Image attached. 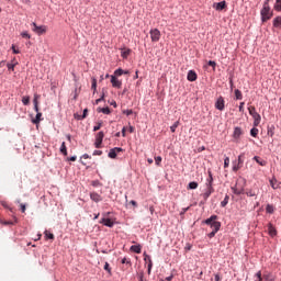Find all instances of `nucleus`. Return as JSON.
Here are the masks:
<instances>
[{"instance_id": "f257e3e1", "label": "nucleus", "mask_w": 281, "mask_h": 281, "mask_svg": "<svg viewBox=\"0 0 281 281\" xmlns=\"http://www.w3.org/2000/svg\"><path fill=\"white\" fill-rule=\"evenodd\" d=\"M262 23H267L273 16V11H271V7H269V0H266L263 7L260 11Z\"/></svg>"}, {"instance_id": "f03ea898", "label": "nucleus", "mask_w": 281, "mask_h": 281, "mask_svg": "<svg viewBox=\"0 0 281 281\" xmlns=\"http://www.w3.org/2000/svg\"><path fill=\"white\" fill-rule=\"evenodd\" d=\"M245 186H247V180H245L244 178L237 179L236 184L232 187L234 194H236L237 196L240 194H245Z\"/></svg>"}, {"instance_id": "7ed1b4c3", "label": "nucleus", "mask_w": 281, "mask_h": 281, "mask_svg": "<svg viewBox=\"0 0 281 281\" xmlns=\"http://www.w3.org/2000/svg\"><path fill=\"white\" fill-rule=\"evenodd\" d=\"M218 216L212 215L209 218L204 221L205 225H210L211 228H213V232L218 233L221 229V222H217Z\"/></svg>"}, {"instance_id": "20e7f679", "label": "nucleus", "mask_w": 281, "mask_h": 281, "mask_svg": "<svg viewBox=\"0 0 281 281\" xmlns=\"http://www.w3.org/2000/svg\"><path fill=\"white\" fill-rule=\"evenodd\" d=\"M248 111H249V115H251V117L255 120L254 121V126H259L260 125L261 116L256 111V108L255 106H250V108H248Z\"/></svg>"}, {"instance_id": "39448f33", "label": "nucleus", "mask_w": 281, "mask_h": 281, "mask_svg": "<svg viewBox=\"0 0 281 281\" xmlns=\"http://www.w3.org/2000/svg\"><path fill=\"white\" fill-rule=\"evenodd\" d=\"M32 25H33V32H35V34H37L38 36H42V34L47 33V26L46 25L37 26L36 22H33Z\"/></svg>"}, {"instance_id": "423d86ee", "label": "nucleus", "mask_w": 281, "mask_h": 281, "mask_svg": "<svg viewBox=\"0 0 281 281\" xmlns=\"http://www.w3.org/2000/svg\"><path fill=\"white\" fill-rule=\"evenodd\" d=\"M149 34L153 43H159V38H161V32L158 29L150 30Z\"/></svg>"}, {"instance_id": "0eeeda50", "label": "nucleus", "mask_w": 281, "mask_h": 281, "mask_svg": "<svg viewBox=\"0 0 281 281\" xmlns=\"http://www.w3.org/2000/svg\"><path fill=\"white\" fill-rule=\"evenodd\" d=\"M104 139V132H99L95 135V142H94V146L95 148H102V142Z\"/></svg>"}, {"instance_id": "6e6552de", "label": "nucleus", "mask_w": 281, "mask_h": 281, "mask_svg": "<svg viewBox=\"0 0 281 281\" xmlns=\"http://www.w3.org/2000/svg\"><path fill=\"white\" fill-rule=\"evenodd\" d=\"M117 153H124V149L122 147H114L110 149L108 157H110V159H115L117 157Z\"/></svg>"}, {"instance_id": "1a4fd4ad", "label": "nucleus", "mask_w": 281, "mask_h": 281, "mask_svg": "<svg viewBox=\"0 0 281 281\" xmlns=\"http://www.w3.org/2000/svg\"><path fill=\"white\" fill-rule=\"evenodd\" d=\"M215 109H217V111H225V99L223 97H220L216 100Z\"/></svg>"}, {"instance_id": "9d476101", "label": "nucleus", "mask_w": 281, "mask_h": 281, "mask_svg": "<svg viewBox=\"0 0 281 281\" xmlns=\"http://www.w3.org/2000/svg\"><path fill=\"white\" fill-rule=\"evenodd\" d=\"M206 189L214 190V177H212V171L209 170V178L206 179Z\"/></svg>"}, {"instance_id": "9b49d317", "label": "nucleus", "mask_w": 281, "mask_h": 281, "mask_svg": "<svg viewBox=\"0 0 281 281\" xmlns=\"http://www.w3.org/2000/svg\"><path fill=\"white\" fill-rule=\"evenodd\" d=\"M111 85L114 89H122V81H120L115 76H111Z\"/></svg>"}, {"instance_id": "f8f14e48", "label": "nucleus", "mask_w": 281, "mask_h": 281, "mask_svg": "<svg viewBox=\"0 0 281 281\" xmlns=\"http://www.w3.org/2000/svg\"><path fill=\"white\" fill-rule=\"evenodd\" d=\"M196 78H198L196 71L189 70L188 76H187V80H189V82H195Z\"/></svg>"}, {"instance_id": "ddd939ff", "label": "nucleus", "mask_w": 281, "mask_h": 281, "mask_svg": "<svg viewBox=\"0 0 281 281\" xmlns=\"http://www.w3.org/2000/svg\"><path fill=\"white\" fill-rule=\"evenodd\" d=\"M213 8H215V10L217 11L225 10L227 8V3L225 1H221V2L214 3Z\"/></svg>"}, {"instance_id": "4468645a", "label": "nucleus", "mask_w": 281, "mask_h": 281, "mask_svg": "<svg viewBox=\"0 0 281 281\" xmlns=\"http://www.w3.org/2000/svg\"><path fill=\"white\" fill-rule=\"evenodd\" d=\"M90 199L91 201H94V203H100V201H102V195L97 192H92L90 193Z\"/></svg>"}, {"instance_id": "2eb2a0df", "label": "nucleus", "mask_w": 281, "mask_h": 281, "mask_svg": "<svg viewBox=\"0 0 281 281\" xmlns=\"http://www.w3.org/2000/svg\"><path fill=\"white\" fill-rule=\"evenodd\" d=\"M240 135H243V128L235 127L234 133H233L234 139H236V140L240 139Z\"/></svg>"}, {"instance_id": "dca6fc26", "label": "nucleus", "mask_w": 281, "mask_h": 281, "mask_svg": "<svg viewBox=\"0 0 281 281\" xmlns=\"http://www.w3.org/2000/svg\"><path fill=\"white\" fill-rule=\"evenodd\" d=\"M38 100H41V94H34L33 103H34V111L38 113Z\"/></svg>"}, {"instance_id": "f3484780", "label": "nucleus", "mask_w": 281, "mask_h": 281, "mask_svg": "<svg viewBox=\"0 0 281 281\" xmlns=\"http://www.w3.org/2000/svg\"><path fill=\"white\" fill-rule=\"evenodd\" d=\"M101 223L105 225V227H113V225H115V223L111 220V218H102Z\"/></svg>"}, {"instance_id": "a211bd4d", "label": "nucleus", "mask_w": 281, "mask_h": 281, "mask_svg": "<svg viewBox=\"0 0 281 281\" xmlns=\"http://www.w3.org/2000/svg\"><path fill=\"white\" fill-rule=\"evenodd\" d=\"M270 186H271V188H273V190H278L281 188V182H278L277 179H272V180H270Z\"/></svg>"}, {"instance_id": "6ab92c4d", "label": "nucleus", "mask_w": 281, "mask_h": 281, "mask_svg": "<svg viewBox=\"0 0 281 281\" xmlns=\"http://www.w3.org/2000/svg\"><path fill=\"white\" fill-rule=\"evenodd\" d=\"M214 194V189H207L205 190V192L203 193V199L204 201H207V199H210V196Z\"/></svg>"}, {"instance_id": "aec40b11", "label": "nucleus", "mask_w": 281, "mask_h": 281, "mask_svg": "<svg viewBox=\"0 0 281 281\" xmlns=\"http://www.w3.org/2000/svg\"><path fill=\"white\" fill-rule=\"evenodd\" d=\"M97 112L103 113L104 115H111V109H109V108H98Z\"/></svg>"}, {"instance_id": "412c9836", "label": "nucleus", "mask_w": 281, "mask_h": 281, "mask_svg": "<svg viewBox=\"0 0 281 281\" xmlns=\"http://www.w3.org/2000/svg\"><path fill=\"white\" fill-rule=\"evenodd\" d=\"M131 251H133L134 254H142V246L140 245H133L131 246Z\"/></svg>"}, {"instance_id": "4be33fe9", "label": "nucleus", "mask_w": 281, "mask_h": 281, "mask_svg": "<svg viewBox=\"0 0 281 281\" xmlns=\"http://www.w3.org/2000/svg\"><path fill=\"white\" fill-rule=\"evenodd\" d=\"M246 195L247 196H258V190H256V189H248V190H246Z\"/></svg>"}, {"instance_id": "5701e85b", "label": "nucleus", "mask_w": 281, "mask_h": 281, "mask_svg": "<svg viewBox=\"0 0 281 281\" xmlns=\"http://www.w3.org/2000/svg\"><path fill=\"white\" fill-rule=\"evenodd\" d=\"M268 232L271 236H276L278 234V231H276V227H273V224H268Z\"/></svg>"}, {"instance_id": "b1692460", "label": "nucleus", "mask_w": 281, "mask_h": 281, "mask_svg": "<svg viewBox=\"0 0 281 281\" xmlns=\"http://www.w3.org/2000/svg\"><path fill=\"white\" fill-rule=\"evenodd\" d=\"M267 135H269V137H273L276 135V126H268Z\"/></svg>"}, {"instance_id": "393cba45", "label": "nucleus", "mask_w": 281, "mask_h": 281, "mask_svg": "<svg viewBox=\"0 0 281 281\" xmlns=\"http://www.w3.org/2000/svg\"><path fill=\"white\" fill-rule=\"evenodd\" d=\"M273 27L281 29V15L274 18Z\"/></svg>"}, {"instance_id": "a878e982", "label": "nucleus", "mask_w": 281, "mask_h": 281, "mask_svg": "<svg viewBox=\"0 0 281 281\" xmlns=\"http://www.w3.org/2000/svg\"><path fill=\"white\" fill-rule=\"evenodd\" d=\"M59 150H60L61 155L67 157V145L65 144V142L61 143Z\"/></svg>"}, {"instance_id": "bb28decb", "label": "nucleus", "mask_w": 281, "mask_h": 281, "mask_svg": "<svg viewBox=\"0 0 281 281\" xmlns=\"http://www.w3.org/2000/svg\"><path fill=\"white\" fill-rule=\"evenodd\" d=\"M254 160L257 161V164H259V166H267V161L262 160L260 157L255 156Z\"/></svg>"}, {"instance_id": "cd10ccee", "label": "nucleus", "mask_w": 281, "mask_h": 281, "mask_svg": "<svg viewBox=\"0 0 281 281\" xmlns=\"http://www.w3.org/2000/svg\"><path fill=\"white\" fill-rule=\"evenodd\" d=\"M41 117H43V113L37 112L35 119L33 120V124H40L41 123Z\"/></svg>"}, {"instance_id": "c85d7f7f", "label": "nucleus", "mask_w": 281, "mask_h": 281, "mask_svg": "<svg viewBox=\"0 0 281 281\" xmlns=\"http://www.w3.org/2000/svg\"><path fill=\"white\" fill-rule=\"evenodd\" d=\"M18 221H19V220H18L16 217H14V222L1 220V221H0V224H1V225H14V223H18Z\"/></svg>"}, {"instance_id": "c756f323", "label": "nucleus", "mask_w": 281, "mask_h": 281, "mask_svg": "<svg viewBox=\"0 0 281 281\" xmlns=\"http://www.w3.org/2000/svg\"><path fill=\"white\" fill-rule=\"evenodd\" d=\"M124 74H128V70H123L122 68H119L114 71L115 76H124Z\"/></svg>"}, {"instance_id": "7c9ffc66", "label": "nucleus", "mask_w": 281, "mask_h": 281, "mask_svg": "<svg viewBox=\"0 0 281 281\" xmlns=\"http://www.w3.org/2000/svg\"><path fill=\"white\" fill-rule=\"evenodd\" d=\"M266 212H267L268 214H273V212H276V209L273 207L272 204H268V205L266 206Z\"/></svg>"}, {"instance_id": "2f4dec72", "label": "nucleus", "mask_w": 281, "mask_h": 281, "mask_svg": "<svg viewBox=\"0 0 281 281\" xmlns=\"http://www.w3.org/2000/svg\"><path fill=\"white\" fill-rule=\"evenodd\" d=\"M121 56L122 58H128V56H131V49H125L121 52Z\"/></svg>"}, {"instance_id": "473e14b6", "label": "nucleus", "mask_w": 281, "mask_h": 281, "mask_svg": "<svg viewBox=\"0 0 281 281\" xmlns=\"http://www.w3.org/2000/svg\"><path fill=\"white\" fill-rule=\"evenodd\" d=\"M196 188H199L198 182L192 181L189 183V190H196Z\"/></svg>"}, {"instance_id": "72a5a7b5", "label": "nucleus", "mask_w": 281, "mask_h": 281, "mask_svg": "<svg viewBox=\"0 0 281 281\" xmlns=\"http://www.w3.org/2000/svg\"><path fill=\"white\" fill-rule=\"evenodd\" d=\"M229 203V195H225L224 200L221 202V206L225 207Z\"/></svg>"}, {"instance_id": "f704fd0d", "label": "nucleus", "mask_w": 281, "mask_h": 281, "mask_svg": "<svg viewBox=\"0 0 281 281\" xmlns=\"http://www.w3.org/2000/svg\"><path fill=\"white\" fill-rule=\"evenodd\" d=\"M177 128H179V121L175 122L172 126H170L171 133H176Z\"/></svg>"}, {"instance_id": "c9c22d12", "label": "nucleus", "mask_w": 281, "mask_h": 281, "mask_svg": "<svg viewBox=\"0 0 281 281\" xmlns=\"http://www.w3.org/2000/svg\"><path fill=\"white\" fill-rule=\"evenodd\" d=\"M274 10H277V12H281V0L276 1Z\"/></svg>"}, {"instance_id": "e433bc0d", "label": "nucleus", "mask_w": 281, "mask_h": 281, "mask_svg": "<svg viewBox=\"0 0 281 281\" xmlns=\"http://www.w3.org/2000/svg\"><path fill=\"white\" fill-rule=\"evenodd\" d=\"M235 98L236 100H240L243 98V92L238 89L235 90Z\"/></svg>"}, {"instance_id": "4c0bfd02", "label": "nucleus", "mask_w": 281, "mask_h": 281, "mask_svg": "<svg viewBox=\"0 0 281 281\" xmlns=\"http://www.w3.org/2000/svg\"><path fill=\"white\" fill-rule=\"evenodd\" d=\"M91 89L93 91H97L98 89V80L95 78H92V86H91Z\"/></svg>"}, {"instance_id": "58836bf2", "label": "nucleus", "mask_w": 281, "mask_h": 281, "mask_svg": "<svg viewBox=\"0 0 281 281\" xmlns=\"http://www.w3.org/2000/svg\"><path fill=\"white\" fill-rule=\"evenodd\" d=\"M22 103L24 104V106H27L30 104V97L29 95L23 97L22 98Z\"/></svg>"}, {"instance_id": "ea45409f", "label": "nucleus", "mask_w": 281, "mask_h": 281, "mask_svg": "<svg viewBox=\"0 0 281 281\" xmlns=\"http://www.w3.org/2000/svg\"><path fill=\"white\" fill-rule=\"evenodd\" d=\"M250 135H251V137H258V128L252 127V128L250 130Z\"/></svg>"}, {"instance_id": "a19ab883", "label": "nucleus", "mask_w": 281, "mask_h": 281, "mask_svg": "<svg viewBox=\"0 0 281 281\" xmlns=\"http://www.w3.org/2000/svg\"><path fill=\"white\" fill-rule=\"evenodd\" d=\"M21 36H22V38H32V35H30V33L27 31H23L21 33Z\"/></svg>"}, {"instance_id": "79ce46f5", "label": "nucleus", "mask_w": 281, "mask_h": 281, "mask_svg": "<svg viewBox=\"0 0 281 281\" xmlns=\"http://www.w3.org/2000/svg\"><path fill=\"white\" fill-rule=\"evenodd\" d=\"M256 280L255 281H262V272L261 271H258L257 273H256Z\"/></svg>"}, {"instance_id": "37998d69", "label": "nucleus", "mask_w": 281, "mask_h": 281, "mask_svg": "<svg viewBox=\"0 0 281 281\" xmlns=\"http://www.w3.org/2000/svg\"><path fill=\"white\" fill-rule=\"evenodd\" d=\"M45 236L49 239V240H54V234L49 233V232H45Z\"/></svg>"}, {"instance_id": "c03bdc74", "label": "nucleus", "mask_w": 281, "mask_h": 281, "mask_svg": "<svg viewBox=\"0 0 281 281\" xmlns=\"http://www.w3.org/2000/svg\"><path fill=\"white\" fill-rule=\"evenodd\" d=\"M156 166H161V156L155 157Z\"/></svg>"}, {"instance_id": "a18cd8bd", "label": "nucleus", "mask_w": 281, "mask_h": 281, "mask_svg": "<svg viewBox=\"0 0 281 281\" xmlns=\"http://www.w3.org/2000/svg\"><path fill=\"white\" fill-rule=\"evenodd\" d=\"M103 269H104V271H108V273H111V266H109V262L104 263Z\"/></svg>"}, {"instance_id": "49530a36", "label": "nucleus", "mask_w": 281, "mask_h": 281, "mask_svg": "<svg viewBox=\"0 0 281 281\" xmlns=\"http://www.w3.org/2000/svg\"><path fill=\"white\" fill-rule=\"evenodd\" d=\"M148 258V265H147V269H153V259H150V256H147Z\"/></svg>"}, {"instance_id": "de8ad7c7", "label": "nucleus", "mask_w": 281, "mask_h": 281, "mask_svg": "<svg viewBox=\"0 0 281 281\" xmlns=\"http://www.w3.org/2000/svg\"><path fill=\"white\" fill-rule=\"evenodd\" d=\"M7 67L9 71H14V67H16V64H7Z\"/></svg>"}, {"instance_id": "09e8293b", "label": "nucleus", "mask_w": 281, "mask_h": 281, "mask_svg": "<svg viewBox=\"0 0 281 281\" xmlns=\"http://www.w3.org/2000/svg\"><path fill=\"white\" fill-rule=\"evenodd\" d=\"M243 168V165H235L234 167H233V170H234V172H238V170H240Z\"/></svg>"}, {"instance_id": "8fccbe9b", "label": "nucleus", "mask_w": 281, "mask_h": 281, "mask_svg": "<svg viewBox=\"0 0 281 281\" xmlns=\"http://www.w3.org/2000/svg\"><path fill=\"white\" fill-rule=\"evenodd\" d=\"M100 128H102V122H99V123L93 127V131L97 132V131H100Z\"/></svg>"}, {"instance_id": "3c124183", "label": "nucleus", "mask_w": 281, "mask_h": 281, "mask_svg": "<svg viewBox=\"0 0 281 281\" xmlns=\"http://www.w3.org/2000/svg\"><path fill=\"white\" fill-rule=\"evenodd\" d=\"M224 168H229V157L224 159Z\"/></svg>"}, {"instance_id": "603ef678", "label": "nucleus", "mask_w": 281, "mask_h": 281, "mask_svg": "<svg viewBox=\"0 0 281 281\" xmlns=\"http://www.w3.org/2000/svg\"><path fill=\"white\" fill-rule=\"evenodd\" d=\"M122 265H131V259L124 257V258L122 259Z\"/></svg>"}, {"instance_id": "864d4df0", "label": "nucleus", "mask_w": 281, "mask_h": 281, "mask_svg": "<svg viewBox=\"0 0 281 281\" xmlns=\"http://www.w3.org/2000/svg\"><path fill=\"white\" fill-rule=\"evenodd\" d=\"M124 115H133V110H123Z\"/></svg>"}, {"instance_id": "5fc2aeb1", "label": "nucleus", "mask_w": 281, "mask_h": 281, "mask_svg": "<svg viewBox=\"0 0 281 281\" xmlns=\"http://www.w3.org/2000/svg\"><path fill=\"white\" fill-rule=\"evenodd\" d=\"M13 54H21V50L16 49V46H11Z\"/></svg>"}, {"instance_id": "6e6d98bb", "label": "nucleus", "mask_w": 281, "mask_h": 281, "mask_svg": "<svg viewBox=\"0 0 281 281\" xmlns=\"http://www.w3.org/2000/svg\"><path fill=\"white\" fill-rule=\"evenodd\" d=\"M243 164H244L243 155H239V156H238V165H239V166H243Z\"/></svg>"}, {"instance_id": "4d7b16f0", "label": "nucleus", "mask_w": 281, "mask_h": 281, "mask_svg": "<svg viewBox=\"0 0 281 281\" xmlns=\"http://www.w3.org/2000/svg\"><path fill=\"white\" fill-rule=\"evenodd\" d=\"M216 232L215 231H212L210 234H209V238H214V236H216Z\"/></svg>"}, {"instance_id": "13d9d810", "label": "nucleus", "mask_w": 281, "mask_h": 281, "mask_svg": "<svg viewBox=\"0 0 281 281\" xmlns=\"http://www.w3.org/2000/svg\"><path fill=\"white\" fill-rule=\"evenodd\" d=\"M244 109H245V102H241V103L239 104V111H240V113H243Z\"/></svg>"}, {"instance_id": "bf43d9fd", "label": "nucleus", "mask_w": 281, "mask_h": 281, "mask_svg": "<svg viewBox=\"0 0 281 281\" xmlns=\"http://www.w3.org/2000/svg\"><path fill=\"white\" fill-rule=\"evenodd\" d=\"M87 113H89V110L85 109L83 114L81 116V120H85V117H87Z\"/></svg>"}, {"instance_id": "052dcab7", "label": "nucleus", "mask_w": 281, "mask_h": 281, "mask_svg": "<svg viewBox=\"0 0 281 281\" xmlns=\"http://www.w3.org/2000/svg\"><path fill=\"white\" fill-rule=\"evenodd\" d=\"M209 66H210V67H213V68L216 67V61L210 60V61H209Z\"/></svg>"}, {"instance_id": "680f3d73", "label": "nucleus", "mask_w": 281, "mask_h": 281, "mask_svg": "<svg viewBox=\"0 0 281 281\" xmlns=\"http://www.w3.org/2000/svg\"><path fill=\"white\" fill-rule=\"evenodd\" d=\"M102 100H104V94H102V97L100 99L95 100V104H100V102H102Z\"/></svg>"}, {"instance_id": "e2e57ef3", "label": "nucleus", "mask_w": 281, "mask_h": 281, "mask_svg": "<svg viewBox=\"0 0 281 281\" xmlns=\"http://www.w3.org/2000/svg\"><path fill=\"white\" fill-rule=\"evenodd\" d=\"M20 209H21V212L25 213V210H26L25 204H20Z\"/></svg>"}, {"instance_id": "0e129e2a", "label": "nucleus", "mask_w": 281, "mask_h": 281, "mask_svg": "<svg viewBox=\"0 0 281 281\" xmlns=\"http://www.w3.org/2000/svg\"><path fill=\"white\" fill-rule=\"evenodd\" d=\"M122 137H126V127L122 128Z\"/></svg>"}, {"instance_id": "69168bd1", "label": "nucleus", "mask_w": 281, "mask_h": 281, "mask_svg": "<svg viewBox=\"0 0 281 281\" xmlns=\"http://www.w3.org/2000/svg\"><path fill=\"white\" fill-rule=\"evenodd\" d=\"M128 131H130V133H135V127L130 125Z\"/></svg>"}, {"instance_id": "338daca9", "label": "nucleus", "mask_w": 281, "mask_h": 281, "mask_svg": "<svg viewBox=\"0 0 281 281\" xmlns=\"http://www.w3.org/2000/svg\"><path fill=\"white\" fill-rule=\"evenodd\" d=\"M76 159H78L76 156H71L70 158H68V161H76Z\"/></svg>"}, {"instance_id": "774afa93", "label": "nucleus", "mask_w": 281, "mask_h": 281, "mask_svg": "<svg viewBox=\"0 0 281 281\" xmlns=\"http://www.w3.org/2000/svg\"><path fill=\"white\" fill-rule=\"evenodd\" d=\"M215 281H221V276L215 274Z\"/></svg>"}]
</instances>
